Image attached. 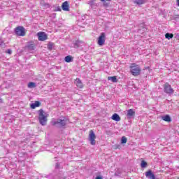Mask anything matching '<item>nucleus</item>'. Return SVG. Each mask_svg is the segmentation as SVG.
<instances>
[{
	"instance_id": "nucleus-1",
	"label": "nucleus",
	"mask_w": 179,
	"mask_h": 179,
	"mask_svg": "<svg viewBox=\"0 0 179 179\" xmlns=\"http://www.w3.org/2000/svg\"><path fill=\"white\" fill-rule=\"evenodd\" d=\"M38 120L41 124L43 126L47 125V121H48V114L45 113L43 109L38 110Z\"/></svg>"
},
{
	"instance_id": "nucleus-2",
	"label": "nucleus",
	"mask_w": 179,
	"mask_h": 179,
	"mask_svg": "<svg viewBox=\"0 0 179 179\" xmlns=\"http://www.w3.org/2000/svg\"><path fill=\"white\" fill-rule=\"evenodd\" d=\"M130 72L133 76H138L141 75V72L142 69H141V66L139 64H136L135 63H132L130 66Z\"/></svg>"
},
{
	"instance_id": "nucleus-3",
	"label": "nucleus",
	"mask_w": 179,
	"mask_h": 179,
	"mask_svg": "<svg viewBox=\"0 0 179 179\" xmlns=\"http://www.w3.org/2000/svg\"><path fill=\"white\" fill-rule=\"evenodd\" d=\"M69 121L66 117H64V119H57V121H54L52 122V125L55 127V125H59V127H66V122Z\"/></svg>"
},
{
	"instance_id": "nucleus-4",
	"label": "nucleus",
	"mask_w": 179,
	"mask_h": 179,
	"mask_svg": "<svg viewBox=\"0 0 179 179\" xmlns=\"http://www.w3.org/2000/svg\"><path fill=\"white\" fill-rule=\"evenodd\" d=\"M16 36L20 37H24L26 36V29L22 26H18L15 29Z\"/></svg>"
},
{
	"instance_id": "nucleus-5",
	"label": "nucleus",
	"mask_w": 179,
	"mask_h": 179,
	"mask_svg": "<svg viewBox=\"0 0 179 179\" xmlns=\"http://www.w3.org/2000/svg\"><path fill=\"white\" fill-rule=\"evenodd\" d=\"M106 43V33L102 32L97 38V44L100 47H103Z\"/></svg>"
},
{
	"instance_id": "nucleus-6",
	"label": "nucleus",
	"mask_w": 179,
	"mask_h": 179,
	"mask_svg": "<svg viewBox=\"0 0 179 179\" xmlns=\"http://www.w3.org/2000/svg\"><path fill=\"white\" fill-rule=\"evenodd\" d=\"M88 137L90 145L94 146V145H96V134H94V131H93V130L90 131Z\"/></svg>"
},
{
	"instance_id": "nucleus-7",
	"label": "nucleus",
	"mask_w": 179,
	"mask_h": 179,
	"mask_svg": "<svg viewBox=\"0 0 179 179\" xmlns=\"http://www.w3.org/2000/svg\"><path fill=\"white\" fill-rule=\"evenodd\" d=\"M164 91L167 94H173L174 93V90L171 88V85L169 83H166L164 85Z\"/></svg>"
},
{
	"instance_id": "nucleus-8",
	"label": "nucleus",
	"mask_w": 179,
	"mask_h": 179,
	"mask_svg": "<svg viewBox=\"0 0 179 179\" xmlns=\"http://www.w3.org/2000/svg\"><path fill=\"white\" fill-rule=\"evenodd\" d=\"M37 36H38V40L39 41H45V40L48 38V36H47V34H45V32H41V31L38 32Z\"/></svg>"
},
{
	"instance_id": "nucleus-9",
	"label": "nucleus",
	"mask_w": 179,
	"mask_h": 179,
	"mask_svg": "<svg viewBox=\"0 0 179 179\" xmlns=\"http://www.w3.org/2000/svg\"><path fill=\"white\" fill-rule=\"evenodd\" d=\"M62 9L64 10V12H69V3L66 1L62 3Z\"/></svg>"
},
{
	"instance_id": "nucleus-10",
	"label": "nucleus",
	"mask_w": 179,
	"mask_h": 179,
	"mask_svg": "<svg viewBox=\"0 0 179 179\" xmlns=\"http://www.w3.org/2000/svg\"><path fill=\"white\" fill-rule=\"evenodd\" d=\"M74 84L78 87V89H83V83H82V80L79 78H76L74 81Z\"/></svg>"
},
{
	"instance_id": "nucleus-11",
	"label": "nucleus",
	"mask_w": 179,
	"mask_h": 179,
	"mask_svg": "<svg viewBox=\"0 0 179 179\" xmlns=\"http://www.w3.org/2000/svg\"><path fill=\"white\" fill-rule=\"evenodd\" d=\"M145 177H148L150 179H156L155 174H153V172H152L151 170L145 172Z\"/></svg>"
},
{
	"instance_id": "nucleus-12",
	"label": "nucleus",
	"mask_w": 179,
	"mask_h": 179,
	"mask_svg": "<svg viewBox=\"0 0 179 179\" xmlns=\"http://www.w3.org/2000/svg\"><path fill=\"white\" fill-rule=\"evenodd\" d=\"M111 120H113V121H117L118 122L121 121V117H120L118 114L114 113L111 117Z\"/></svg>"
},
{
	"instance_id": "nucleus-13",
	"label": "nucleus",
	"mask_w": 179,
	"mask_h": 179,
	"mask_svg": "<svg viewBox=\"0 0 179 179\" xmlns=\"http://www.w3.org/2000/svg\"><path fill=\"white\" fill-rule=\"evenodd\" d=\"M27 48H28V50L29 51H34V50L35 48H36V44H34V43L33 42H31L27 46Z\"/></svg>"
},
{
	"instance_id": "nucleus-14",
	"label": "nucleus",
	"mask_w": 179,
	"mask_h": 179,
	"mask_svg": "<svg viewBox=\"0 0 179 179\" xmlns=\"http://www.w3.org/2000/svg\"><path fill=\"white\" fill-rule=\"evenodd\" d=\"M41 106V103L38 101H36L35 103L31 104L30 107L32 108V110H34V108H36V107H40Z\"/></svg>"
},
{
	"instance_id": "nucleus-15",
	"label": "nucleus",
	"mask_w": 179,
	"mask_h": 179,
	"mask_svg": "<svg viewBox=\"0 0 179 179\" xmlns=\"http://www.w3.org/2000/svg\"><path fill=\"white\" fill-rule=\"evenodd\" d=\"M162 120H163V121H165L166 122H171V117H170V115H169L162 116Z\"/></svg>"
},
{
	"instance_id": "nucleus-16",
	"label": "nucleus",
	"mask_w": 179,
	"mask_h": 179,
	"mask_svg": "<svg viewBox=\"0 0 179 179\" xmlns=\"http://www.w3.org/2000/svg\"><path fill=\"white\" fill-rule=\"evenodd\" d=\"M27 87H29V89H34V87H37V84L34 82H30L28 83Z\"/></svg>"
},
{
	"instance_id": "nucleus-17",
	"label": "nucleus",
	"mask_w": 179,
	"mask_h": 179,
	"mask_svg": "<svg viewBox=\"0 0 179 179\" xmlns=\"http://www.w3.org/2000/svg\"><path fill=\"white\" fill-rule=\"evenodd\" d=\"M127 117H134V115H135V111L134 110V109H129L127 110Z\"/></svg>"
},
{
	"instance_id": "nucleus-18",
	"label": "nucleus",
	"mask_w": 179,
	"mask_h": 179,
	"mask_svg": "<svg viewBox=\"0 0 179 179\" xmlns=\"http://www.w3.org/2000/svg\"><path fill=\"white\" fill-rule=\"evenodd\" d=\"M134 3H136V5L141 6L143 5V3H146V0H134Z\"/></svg>"
},
{
	"instance_id": "nucleus-19",
	"label": "nucleus",
	"mask_w": 179,
	"mask_h": 179,
	"mask_svg": "<svg viewBox=\"0 0 179 179\" xmlns=\"http://www.w3.org/2000/svg\"><path fill=\"white\" fill-rule=\"evenodd\" d=\"M64 61L65 62H72V61H73V57L71 55H68L64 58Z\"/></svg>"
},
{
	"instance_id": "nucleus-20",
	"label": "nucleus",
	"mask_w": 179,
	"mask_h": 179,
	"mask_svg": "<svg viewBox=\"0 0 179 179\" xmlns=\"http://www.w3.org/2000/svg\"><path fill=\"white\" fill-rule=\"evenodd\" d=\"M174 37V34H170V33H166L165 34V38H167V40H170L171 38H173Z\"/></svg>"
},
{
	"instance_id": "nucleus-21",
	"label": "nucleus",
	"mask_w": 179,
	"mask_h": 179,
	"mask_svg": "<svg viewBox=\"0 0 179 179\" xmlns=\"http://www.w3.org/2000/svg\"><path fill=\"white\" fill-rule=\"evenodd\" d=\"M108 80H111L113 83H117V77L115 76L108 77Z\"/></svg>"
},
{
	"instance_id": "nucleus-22",
	"label": "nucleus",
	"mask_w": 179,
	"mask_h": 179,
	"mask_svg": "<svg viewBox=\"0 0 179 179\" xmlns=\"http://www.w3.org/2000/svg\"><path fill=\"white\" fill-rule=\"evenodd\" d=\"M54 48V43H49L48 45V49L50 50V51L52 50V48Z\"/></svg>"
},
{
	"instance_id": "nucleus-23",
	"label": "nucleus",
	"mask_w": 179,
	"mask_h": 179,
	"mask_svg": "<svg viewBox=\"0 0 179 179\" xmlns=\"http://www.w3.org/2000/svg\"><path fill=\"white\" fill-rule=\"evenodd\" d=\"M141 166L142 169H145V168H146V166H148V163L146 162H145L144 160H143V161H141Z\"/></svg>"
},
{
	"instance_id": "nucleus-24",
	"label": "nucleus",
	"mask_w": 179,
	"mask_h": 179,
	"mask_svg": "<svg viewBox=\"0 0 179 179\" xmlns=\"http://www.w3.org/2000/svg\"><path fill=\"white\" fill-rule=\"evenodd\" d=\"M127 137L122 136L121 138V143L122 144L127 143Z\"/></svg>"
},
{
	"instance_id": "nucleus-25",
	"label": "nucleus",
	"mask_w": 179,
	"mask_h": 179,
	"mask_svg": "<svg viewBox=\"0 0 179 179\" xmlns=\"http://www.w3.org/2000/svg\"><path fill=\"white\" fill-rule=\"evenodd\" d=\"M6 54H9L10 55V54H12V50L10 49H8L6 51Z\"/></svg>"
},
{
	"instance_id": "nucleus-26",
	"label": "nucleus",
	"mask_w": 179,
	"mask_h": 179,
	"mask_svg": "<svg viewBox=\"0 0 179 179\" xmlns=\"http://www.w3.org/2000/svg\"><path fill=\"white\" fill-rule=\"evenodd\" d=\"M96 179H103V177L101 176H96Z\"/></svg>"
},
{
	"instance_id": "nucleus-27",
	"label": "nucleus",
	"mask_w": 179,
	"mask_h": 179,
	"mask_svg": "<svg viewBox=\"0 0 179 179\" xmlns=\"http://www.w3.org/2000/svg\"><path fill=\"white\" fill-rule=\"evenodd\" d=\"M176 38L179 41V34H176Z\"/></svg>"
},
{
	"instance_id": "nucleus-28",
	"label": "nucleus",
	"mask_w": 179,
	"mask_h": 179,
	"mask_svg": "<svg viewBox=\"0 0 179 179\" xmlns=\"http://www.w3.org/2000/svg\"><path fill=\"white\" fill-rule=\"evenodd\" d=\"M106 1H111V0H101V2H104Z\"/></svg>"
},
{
	"instance_id": "nucleus-29",
	"label": "nucleus",
	"mask_w": 179,
	"mask_h": 179,
	"mask_svg": "<svg viewBox=\"0 0 179 179\" xmlns=\"http://www.w3.org/2000/svg\"><path fill=\"white\" fill-rule=\"evenodd\" d=\"M176 2L178 3V6H179V0H176Z\"/></svg>"
},
{
	"instance_id": "nucleus-30",
	"label": "nucleus",
	"mask_w": 179,
	"mask_h": 179,
	"mask_svg": "<svg viewBox=\"0 0 179 179\" xmlns=\"http://www.w3.org/2000/svg\"><path fill=\"white\" fill-rule=\"evenodd\" d=\"M59 10H61V8H59Z\"/></svg>"
},
{
	"instance_id": "nucleus-31",
	"label": "nucleus",
	"mask_w": 179,
	"mask_h": 179,
	"mask_svg": "<svg viewBox=\"0 0 179 179\" xmlns=\"http://www.w3.org/2000/svg\"><path fill=\"white\" fill-rule=\"evenodd\" d=\"M0 103H1V99H0Z\"/></svg>"
}]
</instances>
